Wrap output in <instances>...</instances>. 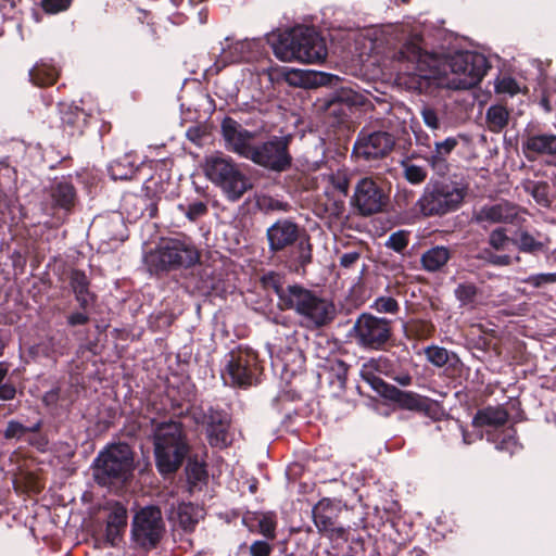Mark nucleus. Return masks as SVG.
<instances>
[{
    "mask_svg": "<svg viewBox=\"0 0 556 556\" xmlns=\"http://www.w3.org/2000/svg\"><path fill=\"white\" fill-rule=\"evenodd\" d=\"M397 40H404L394 54L399 73L409 78V87L429 92L433 87L466 90L476 87L490 68L486 58L476 51H456L440 58L424 51L420 31L409 25L394 27Z\"/></svg>",
    "mask_w": 556,
    "mask_h": 556,
    "instance_id": "f257e3e1",
    "label": "nucleus"
},
{
    "mask_svg": "<svg viewBox=\"0 0 556 556\" xmlns=\"http://www.w3.org/2000/svg\"><path fill=\"white\" fill-rule=\"evenodd\" d=\"M468 193L462 180H430L417 200L415 207L424 216H443L457 211Z\"/></svg>",
    "mask_w": 556,
    "mask_h": 556,
    "instance_id": "f03ea898",
    "label": "nucleus"
},
{
    "mask_svg": "<svg viewBox=\"0 0 556 556\" xmlns=\"http://www.w3.org/2000/svg\"><path fill=\"white\" fill-rule=\"evenodd\" d=\"M153 439L159 471L163 475L175 472L189 450L181 425L172 420L157 424Z\"/></svg>",
    "mask_w": 556,
    "mask_h": 556,
    "instance_id": "7ed1b4c3",
    "label": "nucleus"
},
{
    "mask_svg": "<svg viewBox=\"0 0 556 556\" xmlns=\"http://www.w3.org/2000/svg\"><path fill=\"white\" fill-rule=\"evenodd\" d=\"M223 135L231 151L252 160L254 163L278 169V141L271 139L260 147H253V135L231 118H225L222 125Z\"/></svg>",
    "mask_w": 556,
    "mask_h": 556,
    "instance_id": "20e7f679",
    "label": "nucleus"
},
{
    "mask_svg": "<svg viewBox=\"0 0 556 556\" xmlns=\"http://www.w3.org/2000/svg\"><path fill=\"white\" fill-rule=\"evenodd\" d=\"M326 56L325 40L314 28L295 26L286 34H280V60L320 63Z\"/></svg>",
    "mask_w": 556,
    "mask_h": 556,
    "instance_id": "39448f33",
    "label": "nucleus"
},
{
    "mask_svg": "<svg viewBox=\"0 0 556 556\" xmlns=\"http://www.w3.org/2000/svg\"><path fill=\"white\" fill-rule=\"evenodd\" d=\"M200 258L195 245L188 238L161 239L154 250L146 256L150 271L174 270L190 267Z\"/></svg>",
    "mask_w": 556,
    "mask_h": 556,
    "instance_id": "423d86ee",
    "label": "nucleus"
},
{
    "mask_svg": "<svg viewBox=\"0 0 556 556\" xmlns=\"http://www.w3.org/2000/svg\"><path fill=\"white\" fill-rule=\"evenodd\" d=\"M294 308L309 327H321L331 321L336 315L332 302L318 296L311 290L300 286H290L280 302Z\"/></svg>",
    "mask_w": 556,
    "mask_h": 556,
    "instance_id": "0eeeda50",
    "label": "nucleus"
},
{
    "mask_svg": "<svg viewBox=\"0 0 556 556\" xmlns=\"http://www.w3.org/2000/svg\"><path fill=\"white\" fill-rule=\"evenodd\" d=\"M204 170L206 177L219 187L230 201L239 200L251 187L248 178L228 156L216 154L206 157Z\"/></svg>",
    "mask_w": 556,
    "mask_h": 556,
    "instance_id": "6e6552de",
    "label": "nucleus"
},
{
    "mask_svg": "<svg viewBox=\"0 0 556 556\" xmlns=\"http://www.w3.org/2000/svg\"><path fill=\"white\" fill-rule=\"evenodd\" d=\"M134 467V454L129 445L112 444L97 457L94 477L102 485L124 482L130 478Z\"/></svg>",
    "mask_w": 556,
    "mask_h": 556,
    "instance_id": "1a4fd4ad",
    "label": "nucleus"
},
{
    "mask_svg": "<svg viewBox=\"0 0 556 556\" xmlns=\"http://www.w3.org/2000/svg\"><path fill=\"white\" fill-rule=\"evenodd\" d=\"M507 420L508 413L504 408L485 407L476 414L472 425L477 429H485L488 441L494 442L497 450L513 454L519 446L515 429L505 427Z\"/></svg>",
    "mask_w": 556,
    "mask_h": 556,
    "instance_id": "9d476101",
    "label": "nucleus"
},
{
    "mask_svg": "<svg viewBox=\"0 0 556 556\" xmlns=\"http://www.w3.org/2000/svg\"><path fill=\"white\" fill-rule=\"evenodd\" d=\"M256 353L248 346H238L228 354L223 379L226 383L248 387L256 381L258 375Z\"/></svg>",
    "mask_w": 556,
    "mask_h": 556,
    "instance_id": "9b49d317",
    "label": "nucleus"
},
{
    "mask_svg": "<svg viewBox=\"0 0 556 556\" xmlns=\"http://www.w3.org/2000/svg\"><path fill=\"white\" fill-rule=\"evenodd\" d=\"M378 362L370 361L365 364L362 369L364 379L384 399L396 403L401 408L408 410H421L425 408L424 399L408 391H402L396 387L384 382L381 378L375 376L371 369Z\"/></svg>",
    "mask_w": 556,
    "mask_h": 556,
    "instance_id": "f8f14e48",
    "label": "nucleus"
},
{
    "mask_svg": "<svg viewBox=\"0 0 556 556\" xmlns=\"http://www.w3.org/2000/svg\"><path fill=\"white\" fill-rule=\"evenodd\" d=\"M164 529L162 513L156 506H147L142 508L134 518V539L144 548L154 547L160 541Z\"/></svg>",
    "mask_w": 556,
    "mask_h": 556,
    "instance_id": "ddd939ff",
    "label": "nucleus"
},
{
    "mask_svg": "<svg viewBox=\"0 0 556 556\" xmlns=\"http://www.w3.org/2000/svg\"><path fill=\"white\" fill-rule=\"evenodd\" d=\"M388 195L370 177L362 178L355 186L352 204L364 216L381 212L387 205Z\"/></svg>",
    "mask_w": 556,
    "mask_h": 556,
    "instance_id": "4468645a",
    "label": "nucleus"
},
{
    "mask_svg": "<svg viewBox=\"0 0 556 556\" xmlns=\"http://www.w3.org/2000/svg\"><path fill=\"white\" fill-rule=\"evenodd\" d=\"M355 336L363 346L379 349L390 338L391 327L387 319L362 314L354 325Z\"/></svg>",
    "mask_w": 556,
    "mask_h": 556,
    "instance_id": "2eb2a0df",
    "label": "nucleus"
},
{
    "mask_svg": "<svg viewBox=\"0 0 556 556\" xmlns=\"http://www.w3.org/2000/svg\"><path fill=\"white\" fill-rule=\"evenodd\" d=\"M193 419L197 424L206 426V437L212 446L223 448L231 443L230 419L227 413L210 407L206 412L194 410Z\"/></svg>",
    "mask_w": 556,
    "mask_h": 556,
    "instance_id": "dca6fc26",
    "label": "nucleus"
},
{
    "mask_svg": "<svg viewBox=\"0 0 556 556\" xmlns=\"http://www.w3.org/2000/svg\"><path fill=\"white\" fill-rule=\"evenodd\" d=\"M526 211L521 210L517 205L508 202L501 201L493 204H485L481 206L473 214V219L478 224H520L525 222Z\"/></svg>",
    "mask_w": 556,
    "mask_h": 556,
    "instance_id": "f3484780",
    "label": "nucleus"
},
{
    "mask_svg": "<svg viewBox=\"0 0 556 556\" xmlns=\"http://www.w3.org/2000/svg\"><path fill=\"white\" fill-rule=\"evenodd\" d=\"M395 140L386 131H375L361 135L354 144V154L366 161L386 156L392 149Z\"/></svg>",
    "mask_w": 556,
    "mask_h": 556,
    "instance_id": "a211bd4d",
    "label": "nucleus"
},
{
    "mask_svg": "<svg viewBox=\"0 0 556 556\" xmlns=\"http://www.w3.org/2000/svg\"><path fill=\"white\" fill-rule=\"evenodd\" d=\"M522 150L528 160L544 157L548 163H556V135H529L522 141Z\"/></svg>",
    "mask_w": 556,
    "mask_h": 556,
    "instance_id": "6ab92c4d",
    "label": "nucleus"
},
{
    "mask_svg": "<svg viewBox=\"0 0 556 556\" xmlns=\"http://www.w3.org/2000/svg\"><path fill=\"white\" fill-rule=\"evenodd\" d=\"M340 513L339 503L329 498L320 500L313 508V519L320 532L342 533L343 529L338 527L337 519Z\"/></svg>",
    "mask_w": 556,
    "mask_h": 556,
    "instance_id": "aec40b11",
    "label": "nucleus"
},
{
    "mask_svg": "<svg viewBox=\"0 0 556 556\" xmlns=\"http://www.w3.org/2000/svg\"><path fill=\"white\" fill-rule=\"evenodd\" d=\"M203 516V508L191 503H180L168 511V519L184 531H192Z\"/></svg>",
    "mask_w": 556,
    "mask_h": 556,
    "instance_id": "412c9836",
    "label": "nucleus"
},
{
    "mask_svg": "<svg viewBox=\"0 0 556 556\" xmlns=\"http://www.w3.org/2000/svg\"><path fill=\"white\" fill-rule=\"evenodd\" d=\"M312 261V247L308 236H300L298 243L293 244L289 251L286 266L296 274H304L305 266Z\"/></svg>",
    "mask_w": 556,
    "mask_h": 556,
    "instance_id": "4be33fe9",
    "label": "nucleus"
},
{
    "mask_svg": "<svg viewBox=\"0 0 556 556\" xmlns=\"http://www.w3.org/2000/svg\"><path fill=\"white\" fill-rule=\"evenodd\" d=\"M257 46L256 40L249 39L229 43L226 48H223L218 63L225 66L230 63L251 61L254 56L253 51Z\"/></svg>",
    "mask_w": 556,
    "mask_h": 556,
    "instance_id": "5701e85b",
    "label": "nucleus"
},
{
    "mask_svg": "<svg viewBox=\"0 0 556 556\" xmlns=\"http://www.w3.org/2000/svg\"><path fill=\"white\" fill-rule=\"evenodd\" d=\"M456 146L457 140L452 137L434 143V151L429 157H427V162L435 174L440 176L447 174L450 169L447 155H450Z\"/></svg>",
    "mask_w": 556,
    "mask_h": 556,
    "instance_id": "b1692460",
    "label": "nucleus"
},
{
    "mask_svg": "<svg viewBox=\"0 0 556 556\" xmlns=\"http://www.w3.org/2000/svg\"><path fill=\"white\" fill-rule=\"evenodd\" d=\"M365 102L363 94L353 90L342 89L337 96L328 102L327 110L329 114L346 115L345 109L361 106Z\"/></svg>",
    "mask_w": 556,
    "mask_h": 556,
    "instance_id": "393cba45",
    "label": "nucleus"
},
{
    "mask_svg": "<svg viewBox=\"0 0 556 556\" xmlns=\"http://www.w3.org/2000/svg\"><path fill=\"white\" fill-rule=\"evenodd\" d=\"M450 257V250L438 245L427 250L421 255L420 262L426 271L434 273L440 270L448 262Z\"/></svg>",
    "mask_w": 556,
    "mask_h": 556,
    "instance_id": "a878e982",
    "label": "nucleus"
},
{
    "mask_svg": "<svg viewBox=\"0 0 556 556\" xmlns=\"http://www.w3.org/2000/svg\"><path fill=\"white\" fill-rule=\"evenodd\" d=\"M58 75V70L47 63L36 64L29 72L30 80L39 87L54 84Z\"/></svg>",
    "mask_w": 556,
    "mask_h": 556,
    "instance_id": "bb28decb",
    "label": "nucleus"
},
{
    "mask_svg": "<svg viewBox=\"0 0 556 556\" xmlns=\"http://www.w3.org/2000/svg\"><path fill=\"white\" fill-rule=\"evenodd\" d=\"M315 75L303 70H295L290 66H280V80L283 79L290 86L309 87Z\"/></svg>",
    "mask_w": 556,
    "mask_h": 556,
    "instance_id": "cd10ccee",
    "label": "nucleus"
},
{
    "mask_svg": "<svg viewBox=\"0 0 556 556\" xmlns=\"http://www.w3.org/2000/svg\"><path fill=\"white\" fill-rule=\"evenodd\" d=\"M51 197L56 205L68 210L75 201L74 187L67 181H59L53 186Z\"/></svg>",
    "mask_w": 556,
    "mask_h": 556,
    "instance_id": "c85d7f7f",
    "label": "nucleus"
},
{
    "mask_svg": "<svg viewBox=\"0 0 556 556\" xmlns=\"http://www.w3.org/2000/svg\"><path fill=\"white\" fill-rule=\"evenodd\" d=\"M509 112L502 105H492L486 111V125L493 132H500L508 123Z\"/></svg>",
    "mask_w": 556,
    "mask_h": 556,
    "instance_id": "c756f323",
    "label": "nucleus"
},
{
    "mask_svg": "<svg viewBox=\"0 0 556 556\" xmlns=\"http://www.w3.org/2000/svg\"><path fill=\"white\" fill-rule=\"evenodd\" d=\"M523 187L525 191L529 193L539 205L549 207L551 198L547 182L529 180Z\"/></svg>",
    "mask_w": 556,
    "mask_h": 556,
    "instance_id": "7c9ffc66",
    "label": "nucleus"
},
{
    "mask_svg": "<svg viewBox=\"0 0 556 556\" xmlns=\"http://www.w3.org/2000/svg\"><path fill=\"white\" fill-rule=\"evenodd\" d=\"M401 167L405 179L413 185H419L427 178V168L416 164L412 159L403 160L401 162Z\"/></svg>",
    "mask_w": 556,
    "mask_h": 556,
    "instance_id": "2f4dec72",
    "label": "nucleus"
},
{
    "mask_svg": "<svg viewBox=\"0 0 556 556\" xmlns=\"http://www.w3.org/2000/svg\"><path fill=\"white\" fill-rule=\"evenodd\" d=\"M514 243L522 252H535L543 248L542 242L526 229L516 231Z\"/></svg>",
    "mask_w": 556,
    "mask_h": 556,
    "instance_id": "473e14b6",
    "label": "nucleus"
},
{
    "mask_svg": "<svg viewBox=\"0 0 556 556\" xmlns=\"http://www.w3.org/2000/svg\"><path fill=\"white\" fill-rule=\"evenodd\" d=\"M321 181L332 190L339 191L343 195L348 194L349 191V178L344 169H337L329 174L323 175Z\"/></svg>",
    "mask_w": 556,
    "mask_h": 556,
    "instance_id": "72a5a7b5",
    "label": "nucleus"
},
{
    "mask_svg": "<svg viewBox=\"0 0 556 556\" xmlns=\"http://www.w3.org/2000/svg\"><path fill=\"white\" fill-rule=\"evenodd\" d=\"M494 89L496 93L509 97H514L522 91V87L509 76L497 78L494 84Z\"/></svg>",
    "mask_w": 556,
    "mask_h": 556,
    "instance_id": "f704fd0d",
    "label": "nucleus"
},
{
    "mask_svg": "<svg viewBox=\"0 0 556 556\" xmlns=\"http://www.w3.org/2000/svg\"><path fill=\"white\" fill-rule=\"evenodd\" d=\"M126 525H127L126 508L118 503L113 504L111 506V511H110L108 520H106V526L125 530Z\"/></svg>",
    "mask_w": 556,
    "mask_h": 556,
    "instance_id": "c9c22d12",
    "label": "nucleus"
},
{
    "mask_svg": "<svg viewBox=\"0 0 556 556\" xmlns=\"http://www.w3.org/2000/svg\"><path fill=\"white\" fill-rule=\"evenodd\" d=\"M300 236H307L305 232H300L296 225L291 222H283L280 224V247L282 244L298 243Z\"/></svg>",
    "mask_w": 556,
    "mask_h": 556,
    "instance_id": "e433bc0d",
    "label": "nucleus"
},
{
    "mask_svg": "<svg viewBox=\"0 0 556 556\" xmlns=\"http://www.w3.org/2000/svg\"><path fill=\"white\" fill-rule=\"evenodd\" d=\"M455 295L463 306H473L477 288L472 283L459 285L455 290Z\"/></svg>",
    "mask_w": 556,
    "mask_h": 556,
    "instance_id": "4c0bfd02",
    "label": "nucleus"
},
{
    "mask_svg": "<svg viewBox=\"0 0 556 556\" xmlns=\"http://www.w3.org/2000/svg\"><path fill=\"white\" fill-rule=\"evenodd\" d=\"M425 354L427 359L437 367L444 366L450 359L447 350L437 345L428 346Z\"/></svg>",
    "mask_w": 556,
    "mask_h": 556,
    "instance_id": "58836bf2",
    "label": "nucleus"
},
{
    "mask_svg": "<svg viewBox=\"0 0 556 556\" xmlns=\"http://www.w3.org/2000/svg\"><path fill=\"white\" fill-rule=\"evenodd\" d=\"M39 424L35 425L31 428H27L18 421L11 420L9 421L7 429L4 431V437L7 439H21L28 431H37L39 429Z\"/></svg>",
    "mask_w": 556,
    "mask_h": 556,
    "instance_id": "ea45409f",
    "label": "nucleus"
},
{
    "mask_svg": "<svg viewBox=\"0 0 556 556\" xmlns=\"http://www.w3.org/2000/svg\"><path fill=\"white\" fill-rule=\"evenodd\" d=\"M510 239L503 228L493 230L489 236V244L496 251H503L509 244Z\"/></svg>",
    "mask_w": 556,
    "mask_h": 556,
    "instance_id": "a19ab883",
    "label": "nucleus"
},
{
    "mask_svg": "<svg viewBox=\"0 0 556 556\" xmlns=\"http://www.w3.org/2000/svg\"><path fill=\"white\" fill-rule=\"evenodd\" d=\"M408 244L407 233L403 230L392 233L386 245L395 252H402Z\"/></svg>",
    "mask_w": 556,
    "mask_h": 556,
    "instance_id": "79ce46f5",
    "label": "nucleus"
},
{
    "mask_svg": "<svg viewBox=\"0 0 556 556\" xmlns=\"http://www.w3.org/2000/svg\"><path fill=\"white\" fill-rule=\"evenodd\" d=\"M374 307L379 313L394 314L399 311L397 302L390 296L378 298L374 303Z\"/></svg>",
    "mask_w": 556,
    "mask_h": 556,
    "instance_id": "37998d69",
    "label": "nucleus"
},
{
    "mask_svg": "<svg viewBox=\"0 0 556 556\" xmlns=\"http://www.w3.org/2000/svg\"><path fill=\"white\" fill-rule=\"evenodd\" d=\"M70 285L73 292L76 293L89 287V280L84 271L74 269L70 275Z\"/></svg>",
    "mask_w": 556,
    "mask_h": 556,
    "instance_id": "c03bdc74",
    "label": "nucleus"
},
{
    "mask_svg": "<svg viewBox=\"0 0 556 556\" xmlns=\"http://www.w3.org/2000/svg\"><path fill=\"white\" fill-rule=\"evenodd\" d=\"M75 300L77 301L81 309H88L96 302V294L89 290V287L81 291L74 293Z\"/></svg>",
    "mask_w": 556,
    "mask_h": 556,
    "instance_id": "a18cd8bd",
    "label": "nucleus"
},
{
    "mask_svg": "<svg viewBox=\"0 0 556 556\" xmlns=\"http://www.w3.org/2000/svg\"><path fill=\"white\" fill-rule=\"evenodd\" d=\"M526 281L533 287H542L544 285L555 283L556 273L532 275Z\"/></svg>",
    "mask_w": 556,
    "mask_h": 556,
    "instance_id": "49530a36",
    "label": "nucleus"
},
{
    "mask_svg": "<svg viewBox=\"0 0 556 556\" xmlns=\"http://www.w3.org/2000/svg\"><path fill=\"white\" fill-rule=\"evenodd\" d=\"M207 212V206L202 201H197L188 205L186 215L190 220H197Z\"/></svg>",
    "mask_w": 556,
    "mask_h": 556,
    "instance_id": "de8ad7c7",
    "label": "nucleus"
},
{
    "mask_svg": "<svg viewBox=\"0 0 556 556\" xmlns=\"http://www.w3.org/2000/svg\"><path fill=\"white\" fill-rule=\"evenodd\" d=\"M424 123L431 129H438L440 126L437 112L431 108H424L421 111Z\"/></svg>",
    "mask_w": 556,
    "mask_h": 556,
    "instance_id": "09e8293b",
    "label": "nucleus"
},
{
    "mask_svg": "<svg viewBox=\"0 0 556 556\" xmlns=\"http://www.w3.org/2000/svg\"><path fill=\"white\" fill-rule=\"evenodd\" d=\"M71 0H42V5L47 12L56 13L66 10Z\"/></svg>",
    "mask_w": 556,
    "mask_h": 556,
    "instance_id": "8fccbe9b",
    "label": "nucleus"
},
{
    "mask_svg": "<svg viewBox=\"0 0 556 556\" xmlns=\"http://www.w3.org/2000/svg\"><path fill=\"white\" fill-rule=\"evenodd\" d=\"M252 556H268L270 546L265 541H256L250 547Z\"/></svg>",
    "mask_w": 556,
    "mask_h": 556,
    "instance_id": "3c124183",
    "label": "nucleus"
},
{
    "mask_svg": "<svg viewBox=\"0 0 556 556\" xmlns=\"http://www.w3.org/2000/svg\"><path fill=\"white\" fill-rule=\"evenodd\" d=\"M188 478L192 483L201 481L204 476V469L200 464L189 465L187 468Z\"/></svg>",
    "mask_w": 556,
    "mask_h": 556,
    "instance_id": "603ef678",
    "label": "nucleus"
},
{
    "mask_svg": "<svg viewBox=\"0 0 556 556\" xmlns=\"http://www.w3.org/2000/svg\"><path fill=\"white\" fill-rule=\"evenodd\" d=\"M486 261L490 264L496 265V266H508L511 264V257L506 254L500 255V254L489 253L486 256Z\"/></svg>",
    "mask_w": 556,
    "mask_h": 556,
    "instance_id": "864d4df0",
    "label": "nucleus"
},
{
    "mask_svg": "<svg viewBox=\"0 0 556 556\" xmlns=\"http://www.w3.org/2000/svg\"><path fill=\"white\" fill-rule=\"evenodd\" d=\"M89 321V316L86 313L83 312H75L68 315L67 317V324L70 326H79L85 325Z\"/></svg>",
    "mask_w": 556,
    "mask_h": 556,
    "instance_id": "5fc2aeb1",
    "label": "nucleus"
},
{
    "mask_svg": "<svg viewBox=\"0 0 556 556\" xmlns=\"http://www.w3.org/2000/svg\"><path fill=\"white\" fill-rule=\"evenodd\" d=\"M124 531L125 530H123V529L112 528L110 526H106V533H105L106 541L112 546L116 545L118 543V541L121 540Z\"/></svg>",
    "mask_w": 556,
    "mask_h": 556,
    "instance_id": "6e6d98bb",
    "label": "nucleus"
},
{
    "mask_svg": "<svg viewBox=\"0 0 556 556\" xmlns=\"http://www.w3.org/2000/svg\"><path fill=\"white\" fill-rule=\"evenodd\" d=\"M260 530L266 536H274L275 533V523L273 520L267 519L266 517H262L258 520Z\"/></svg>",
    "mask_w": 556,
    "mask_h": 556,
    "instance_id": "4d7b16f0",
    "label": "nucleus"
},
{
    "mask_svg": "<svg viewBox=\"0 0 556 556\" xmlns=\"http://www.w3.org/2000/svg\"><path fill=\"white\" fill-rule=\"evenodd\" d=\"M358 258H359L358 252H356V251L348 252V253H344L340 257V264L343 267H351L353 264H355L357 262Z\"/></svg>",
    "mask_w": 556,
    "mask_h": 556,
    "instance_id": "13d9d810",
    "label": "nucleus"
},
{
    "mask_svg": "<svg viewBox=\"0 0 556 556\" xmlns=\"http://www.w3.org/2000/svg\"><path fill=\"white\" fill-rule=\"evenodd\" d=\"M16 390L11 384H2L0 386V399L8 401L12 400L15 396Z\"/></svg>",
    "mask_w": 556,
    "mask_h": 556,
    "instance_id": "bf43d9fd",
    "label": "nucleus"
},
{
    "mask_svg": "<svg viewBox=\"0 0 556 556\" xmlns=\"http://www.w3.org/2000/svg\"><path fill=\"white\" fill-rule=\"evenodd\" d=\"M268 241L271 250L276 251L278 249L277 245V237H278V223L273 224V226L267 231Z\"/></svg>",
    "mask_w": 556,
    "mask_h": 556,
    "instance_id": "052dcab7",
    "label": "nucleus"
},
{
    "mask_svg": "<svg viewBox=\"0 0 556 556\" xmlns=\"http://www.w3.org/2000/svg\"><path fill=\"white\" fill-rule=\"evenodd\" d=\"M265 40L271 48L274 55L278 58V34L276 31H271L265 36Z\"/></svg>",
    "mask_w": 556,
    "mask_h": 556,
    "instance_id": "680f3d73",
    "label": "nucleus"
},
{
    "mask_svg": "<svg viewBox=\"0 0 556 556\" xmlns=\"http://www.w3.org/2000/svg\"><path fill=\"white\" fill-rule=\"evenodd\" d=\"M263 283L266 288H271L276 293H278V281L274 275L264 276Z\"/></svg>",
    "mask_w": 556,
    "mask_h": 556,
    "instance_id": "e2e57ef3",
    "label": "nucleus"
},
{
    "mask_svg": "<svg viewBox=\"0 0 556 556\" xmlns=\"http://www.w3.org/2000/svg\"><path fill=\"white\" fill-rule=\"evenodd\" d=\"M482 437H483L482 432H479V433H468V432L463 430V441H464L465 444H471L476 440L482 439Z\"/></svg>",
    "mask_w": 556,
    "mask_h": 556,
    "instance_id": "0e129e2a",
    "label": "nucleus"
},
{
    "mask_svg": "<svg viewBox=\"0 0 556 556\" xmlns=\"http://www.w3.org/2000/svg\"><path fill=\"white\" fill-rule=\"evenodd\" d=\"M291 157L289 154L280 147V172L287 168L290 165Z\"/></svg>",
    "mask_w": 556,
    "mask_h": 556,
    "instance_id": "69168bd1",
    "label": "nucleus"
},
{
    "mask_svg": "<svg viewBox=\"0 0 556 556\" xmlns=\"http://www.w3.org/2000/svg\"><path fill=\"white\" fill-rule=\"evenodd\" d=\"M119 163L111 165V175L113 179H127L128 174H118Z\"/></svg>",
    "mask_w": 556,
    "mask_h": 556,
    "instance_id": "338daca9",
    "label": "nucleus"
},
{
    "mask_svg": "<svg viewBox=\"0 0 556 556\" xmlns=\"http://www.w3.org/2000/svg\"><path fill=\"white\" fill-rule=\"evenodd\" d=\"M410 377L409 376H404V377H401V378H397V381L402 384V386H408L410 383Z\"/></svg>",
    "mask_w": 556,
    "mask_h": 556,
    "instance_id": "774afa93",
    "label": "nucleus"
}]
</instances>
